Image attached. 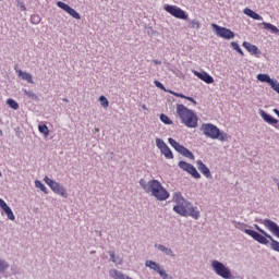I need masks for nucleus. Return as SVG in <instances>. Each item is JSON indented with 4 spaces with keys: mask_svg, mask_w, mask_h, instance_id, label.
Returning <instances> with one entry per match:
<instances>
[{
    "mask_svg": "<svg viewBox=\"0 0 279 279\" xmlns=\"http://www.w3.org/2000/svg\"><path fill=\"white\" fill-rule=\"evenodd\" d=\"M38 130H39L40 134H44L45 138H47V136H49V128L47 126V124H39Z\"/></svg>",
    "mask_w": 279,
    "mask_h": 279,
    "instance_id": "c85d7f7f",
    "label": "nucleus"
},
{
    "mask_svg": "<svg viewBox=\"0 0 279 279\" xmlns=\"http://www.w3.org/2000/svg\"><path fill=\"white\" fill-rule=\"evenodd\" d=\"M146 32H147L148 36H154V34H156V31H154L153 27H146Z\"/></svg>",
    "mask_w": 279,
    "mask_h": 279,
    "instance_id": "c9c22d12",
    "label": "nucleus"
},
{
    "mask_svg": "<svg viewBox=\"0 0 279 279\" xmlns=\"http://www.w3.org/2000/svg\"><path fill=\"white\" fill-rule=\"evenodd\" d=\"M19 7L21 8V10H23L25 12V10H27V8H25V4H23L22 2L19 3Z\"/></svg>",
    "mask_w": 279,
    "mask_h": 279,
    "instance_id": "79ce46f5",
    "label": "nucleus"
},
{
    "mask_svg": "<svg viewBox=\"0 0 279 279\" xmlns=\"http://www.w3.org/2000/svg\"><path fill=\"white\" fill-rule=\"evenodd\" d=\"M109 256H110L111 263H117L114 251H109Z\"/></svg>",
    "mask_w": 279,
    "mask_h": 279,
    "instance_id": "f704fd0d",
    "label": "nucleus"
},
{
    "mask_svg": "<svg viewBox=\"0 0 279 279\" xmlns=\"http://www.w3.org/2000/svg\"><path fill=\"white\" fill-rule=\"evenodd\" d=\"M244 14H246V16H250L251 19H254V21H263V16H260L258 13H256L252 9H247V8L244 9Z\"/></svg>",
    "mask_w": 279,
    "mask_h": 279,
    "instance_id": "412c9836",
    "label": "nucleus"
},
{
    "mask_svg": "<svg viewBox=\"0 0 279 279\" xmlns=\"http://www.w3.org/2000/svg\"><path fill=\"white\" fill-rule=\"evenodd\" d=\"M11 108H12L13 110H17V109H19V106H11Z\"/></svg>",
    "mask_w": 279,
    "mask_h": 279,
    "instance_id": "49530a36",
    "label": "nucleus"
},
{
    "mask_svg": "<svg viewBox=\"0 0 279 279\" xmlns=\"http://www.w3.org/2000/svg\"><path fill=\"white\" fill-rule=\"evenodd\" d=\"M145 267H148L149 269H153V271H157L161 266L160 264L154 262V260H146Z\"/></svg>",
    "mask_w": 279,
    "mask_h": 279,
    "instance_id": "393cba45",
    "label": "nucleus"
},
{
    "mask_svg": "<svg viewBox=\"0 0 279 279\" xmlns=\"http://www.w3.org/2000/svg\"><path fill=\"white\" fill-rule=\"evenodd\" d=\"M161 123H165V125H173V120L170 119L167 114L161 113L159 117Z\"/></svg>",
    "mask_w": 279,
    "mask_h": 279,
    "instance_id": "bb28decb",
    "label": "nucleus"
},
{
    "mask_svg": "<svg viewBox=\"0 0 279 279\" xmlns=\"http://www.w3.org/2000/svg\"><path fill=\"white\" fill-rule=\"evenodd\" d=\"M194 75L198 77V80H202V82H205V84H213L215 82V78L207 72H197L193 71Z\"/></svg>",
    "mask_w": 279,
    "mask_h": 279,
    "instance_id": "dca6fc26",
    "label": "nucleus"
},
{
    "mask_svg": "<svg viewBox=\"0 0 279 279\" xmlns=\"http://www.w3.org/2000/svg\"><path fill=\"white\" fill-rule=\"evenodd\" d=\"M258 82H263L264 84H271L274 82V78L269 76V74H258L257 75Z\"/></svg>",
    "mask_w": 279,
    "mask_h": 279,
    "instance_id": "4be33fe9",
    "label": "nucleus"
},
{
    "mask_svg": "<svg viewBox=\"0 0 279 279\" xmlns=\"http://www.w3.org/2000/svg\"><path fill=\"white\" fill-rule=\"evenodd\" d=\"M177 112L186 128H197V114L185 106H178Z\"/></svg>",
    "mask_w": 279,
    "mask_h": 279,
    "instance_id": "39448f33",
    "label": "nucleus"
},
{
    "mask_svg": "<svg viewBox=\"0 0 279 279\" xmlns=\"http://www.w3.org/2000/svg\"><path fill=\"white\" fill-rule=\"evenodd\" d=\"M157 274H159V276H161V278H162V277L165 276V274H167V271L160 267V268L157 270Z\"/></svg>",
    "mask_w": 279,
    "mask_h": 279,
    "instance_id": "4c0bfd02",
    "label": "nucleus"
},
{
    "mask_svg": "<svg viewBox=\"0 0 279 279\" xmlns=\"http://www.w3.org/2000/svg\"><path fill=\"white\" fill-rule=\"evenodd\" d=\"M95 132H99V129L96 128V129H95Z\"/></svg>",
    "mask_w": 279,
    "mask_h": 279,
    "instance_id": "603ef678",
    "label": "nucleus"
},
{
    "mask_svg": "<svg viewBox=\"0 0 279 279\" xmlns=\"http://www.w3.org/2000/svg\"><path fill=\"white\" fill-rule=\"evenodd\" d=\"M211 27L215 29L217 36L225 38V40H232L235 36L234 32L230 31V28L219 26L217 24H211Z\"/></svg>",
    "mask_w": 279,
    "mask_h": 279,
    "instance_id": "9d476101",
    "label": "nucleus"
},
{
    "mask_svg": "<svg viewBox=\"0 0 279 279\" xmlns=\"http://www.w3.org/2000/svg\"><path fill=\"white\" fill-rule=\"evenodd\" d=\"M20 130H21V128H19V126L15 128L16 136H19V137H21V135L19 134Z\"/></svg>",
    "mask_w": 279,
    "mask_h": 279,
    "instance_id": "c03bdc74",
    "label": "nucleus"
},
{
    "mask_svg": "<svg viewBox=\"0 0 279 279\" xmlns=\"http://www.w3.org/2000/svg\"><path fill=\"white\" fill-rule=\"evenodd\" d=\"M231 47L234 51H236L238 53H240V56H245V53H243V50L241 49V47L239 46V43L236 41H232L231 43Z\"/></svg>",
    "mask_w": 279,
    "mask_h": 279,
    "instance_id": "c756f323",
    "label": "nucleus"
},
{
    "mask_svg": "<svg viewBox=\"0 0 279 279\" xmlns=\"http://www.w3.org/2000/svg\"><path fill=\"white\" fill-rule=\"evenodd\" d=\"M143 110H147V106H143Z\"/></svg>",
    "mask_w": 279,
    "mask_h": 279,
    "instance_id": "8fccbe9b",
    "label": "nucleus"
},
{
    "mask_svg": "<svg viewBox=\"0 0 279 279\" xmlns=\"http://www.w3.org/2000/svg\"><path fill=\"white\" fill-rule=\"evenodd\" d=\"M44 182L51 189V191H53V193H56V195H61V197H64V199L69 197V193L66 192L64 185L60 184L57 181H53L49 177H45Z\"/></svg>",
    "mask_w": 279,
    "mask_h": 279,
    "instance_id": "0eeeda50",
    "label": "nucleus"
},
{
    "mask_svg": "<svg viewBox=\"0 0 279 279\" xmlns=\"http://www.w3.org/2000/svg\"><path fill=\"white\" fill-rule=\"evenodd\" d=\"M24 93H25V95H27V97H29L31 99H38V96H36V95L34 94V92H27V90H25Z\"/></svg>",
    "mask_w": 279,
    "mask_h": 279,
    "instance_id": "72a5a7b5",
    "label": "nucleus"
},
{
    "mask_svg": "<svg viewBox=\"0 0 279 279\" xmlns=\"http://www.w3.org/2000/svg\"><path fill=\"white\" fill-rule=\"evenodd\" d=\"M178 167L179 169H182V171H185L186 173L192 175L194 180H199L202 178V174H199V171H197V168H195L193 163H189L184 160H181L179 161Z\"/></svg>",
    "mask_w": 279,
    "mask_h": 279,
    "instance_id": "6e6552de",
    "label": "nucleus"
},
{
    "mask_svg": "<svg viewBox=\"0 0 279 279\" xmlns=\"http://www.w3.org/2000/svg\"><path fill=\"white\" fill-rule=\"evenodd\" d=\"M259 116L265 121V123H268V125H278L279 120L274 118L271 114L267 113L265 110L259 109Z\"/></svg>",
    "mask_w": 279,
    "mask_h": 279,
    "instance_id": "2eb2a0df",
    "label": "nucleus"
},
{
    "mask_svg": "<svg viewBox=\"0 0 279 279\" xmlns=\"http://www.w3.org/2000/svg\"><path fill=\"white\" fill-rule=\"evenodd\" d=\"M154 64H162V61L160 60H153Z\"/></svg>",
    "mask_w": 279,
    "mask_h": 279,
    "instance_id": "37998d69",
    "label": "nucleus"
},
{
    "mask_svg": "<svg viewBox=\"0 0 279 279\" xmlns=\"http://www.w3.org/2000/svg\"><path fill=\"white\" fill-rule=\"evenodd\" d=\"M196 165H197L198 171H201V173H203V175H205V178H207V180H213V173H210V168L208 166H206V163H204V161L198 159L196 161Z\"/></svg>",
    "mask_w": 279,
    "mask_h": 279,
    "instance_id": "4468645a",
    "label": "nucleus"
},
{
    "mask_svg": "<svg viewBox=\"0 0 279 279\" xmlns=\"http://www.w3.org/2000/svg\"><path fill=\"white\" fill-rule=\"evenodd\" d=\"M15 73H17V77H21L24 82L28 84H34V78L31 73L24 72L23 70H19L15 68Z\"/></svg>",
    "mask_w": 279,
    "mask_h": 279,
    "instance_id": "a211bd4d",
    "label": "nucleus"
},
{
    "mask_svg": "<svg viewBox=\"0 0 279 279\" xmlns=\"http://www.w3.org/2000/svg\"><path fill=\"white\" fill-rule=\"evenodd\" d=\"M10 269V263L8 260L0 257V275L5 274Z\"/></svg>",
    "mask_w": 279,
    "mask_h": 279,
    "instance_id": "b1692460",
    "label": "nucleus"
},
{
    "mask_svg": "<svg viewBox=\"0 0 279 279\" xmlns=\"http://www.w3.org/2000/svg\"><path fill=\"white\" fill-rule=\"evenodd\" d=\"M31 23H33V25H38V23H40V15H32L31 16Z\"/></svg>",
    "mask_w": 279,
    "mask_h": 279,
    "instance_id": "7c9ffc66",
    "label": "nucleus"
},
{
    "mask_svg": "<svg viewBox=\"0 0 279 279\" xmlns=\"http://www.w3.org/2000/svg\"><path fill=\"white\" fill-rule=\"evenodd\" d=\"M242 47L251 53V56H260V49L256 47V45H252L251 43L243 41Z\"/></svg>",
    "mask_w": 279,
    "mask_h": 279,
    "instance_id": "f3484780",
    "label": "nucleus"
},
{
    "mask_svg": "<svg viewBox=\"0 0 279 279\" xmlns=\"http://www.w3.org/2000/svg\"><path fill=\"white\" fill-rule=\"evenodd\" d=\"M201 132H203L207 138H211L213 141L218 140L221 141V143H226L228 141V133L219 130V128L213 123L202 124Z\"/></svg>",
    "mask_w": 279,
    "mask_h": 279,
    "instance_id": "20e7f679",
    "label": "nucleus"
},
{
    "mask_svg": "<svg viewBox=\"0 0 279 279\" xmlns=\"http://www.w3.org/2000/svg\"><path fill=\"white\" fill-rule=\"evenodd\" d=\"M98 101H100L101 106H109V101L108 98H106V96H100Z\"/></svg>",
    "mask_w": 279,
    "mask_h": 279,
    "instance_id": "473e14b6",
    "label": "nucleus"
},
{
    "mask_svg": "<svg viewBox=\"0 0 279 279\" xmlns=\"http://www.w3.org/2000/svg\"><path fill=\"white\" fill-rule=\"evenodd\" d=\"M0 178H3V173L0 171Z\"/></svg>",
    "mask_w": 279,
    "mask_h": 279,
    "instance_id": "3c124183",
    "label": "nucleus"
},
{
    "mask_svg": "<svg viewBox=\"0 0 279 279\" xmlns=\"http://www.w3.org/2000/svg\"><path fill=\"white\" fill-rule=\"evenodd\" d=\"M155 247L157 250H159V252H162L163 254H166V256H175V254H173V250L162 245V244H155Z\"/></svg>",
    "mask_w": 279,
    "mask_h": 279,
    "instance_id": "aec40b11",
    "label": "nucleus"
},
{
    "mask_svg": "<svg viewBox=\"0 0 279 279\" xmlns=\"http://www.w3.org/2000/svg\"><path fill=\"white\" fill-rule=\"evenodd\" d=\"M2 210L10 221H14L16 219V216H14V211H12L10 206L7 205Z\"/></svg>",
    "mask_w": 279,
    "mask_h": 279,
    "instance_id": "5701e85b",
    "label": "nucleus"
},
{
    "mask_svg": "<svg viewBox=\"0 0 279 279\" xmlns=\"http://www.w3.org/2000/svg\"><path fill=\"white\" fill-rule=\"evenodd\" d=\"M169 145L178 151V154H181V156H184V158H189L190 160H195V155H193V151H191L189 148H186L184 145L180 144L178 141H175L172 137L168 138Z\"/></svg>",
    "mask_w": 279,
    "mask_h": 279,
    "instance_id": "423d86ee",
    "label": "nucleus"
},
{
    "mask_svg": "<svg viewBox=\"0 0 279 279\" xmlns=\"http://www.w3.org/2000/svg\"><path fill=\"white\" fill-rule=\"evenodd\" d=\"M161 278L162 279H173V277L167 272Z\"/></svg>",
    "mask_w": 279,
    "mask_h": 279,
    "instance_id": "ea45409f",
    "label": "nucleus"
},
{
    "mask_svg": "<svg viewBox=\"0 0 279 279\" xmlns=\"http://www.w3.org/2000/svg\"><path fill=\"white\" fill-rule=\"evenodd\" d=\"M172 202L177 204L173 206V211L177 213V215H181V217H192V219H199V209L193 206V203L186 201L182 196V193L174 192Z\"/></svg>",
    "mask_w": 279,
    "mask_h": 279,
    "instance_id": "f257e3e1",
    "label": "nucleus"
},
{
    "mask_svg": "<svg viewBox=\"0 0 279 279\" xmlns=\"http://www.w3.org/2000/svg\"><path fill=\"white\" fill-rule=\"evenodd\" d=\"M8 206V203H5V201H3L2 198H0V208L3 210V208Z\"/></svg>",
    "mask_w": 279,
    "mask_h": 279,
    "instance_id": "58836bf2",
    "label": "nucleus"
},
{
    "mask_svg": "<svg viewBox=\"0 0 279 279\" xmlns=\"http://www.w3.org/2000/svg\"><path fill=\"white\" fill-rule=\"evenodd\" d=\"M109 276L114 279H133L132 277L124 275L123 272L112 269L109 271Z\"/></svg>",
    "mask_w": 279,
    "mask_h": 279,
    "instance_id": "6ab92c4d",
    "label": "nucleus"
},
{
    "mask_svg": "<svg viewBox=\"0 0 279 279\" xmlns=\"http://www.w3.org/2000/svg\"><path fill=\"white\" fill-rule=\"evenodd\" d=\"M57 5H58V8H60L61 10H64V12L70 14V16H72V19H76V21H80V19H82V15H80L77 13V11H75V9L71 8L69 4H66L62 1H58Z\"/></svg>",
    "mask_w": 279,
    "mask_h": 279,
    "instance_id": "f8f14e48",
    "label": "nucleus"
},
{
    "mask_svg": "<svg viewBox=\"0 0 279 279\" xmlns=\"http://www.w3.org/2000/svg\"><path fill=\"white\" fill-rule=\"evenodd\" d=\"M7 104H8L9 106H19V104L15 102V100L12 99V98H9V99L7 100Z\"/></svg>",
    "mask_w": 279,
    "mask_h": 279,
    "instance_id": "e433bc0d",
    "label": "nucleus"
},
{
    "mask_svg": "<svg viewBox=\"0 0 279 279\" xmlns=\"http://www.w3.org/2000/svg\"><path fill=\"white\" fill-rule=\"evenodd\" d=\"M264 29H270L272 34H279V29L271 23L263 22Z\"/></svg>",
    "mask_w": 279,
    "mask_h": 279,
    "instance_id": "a878e982",
    "label": "nucleus"
},
{
    "mask_svg": "<svg viewBox=\"0 0 279 279\" xmlns=\"http://www.w3.org/2000/svg\"><path fill=\"white\" fill-rule=\"evenodd\" d=\"M275 114H277V117L279 118V110L278 109H274Z\"/></svg>",
    "mask_w": 279,
    "mask_h": 279,
    "instance_id": "a18cd8bd",
    "label": "nucleus"
},
{
    "mask_svg": "<svg viewBox=\"0 0 279 279\" xmlns=\"http://www.w3.org/2000/svg\"><path fill=\"white\" fill-rule=\"evenodd\" d=\"M36 189H40L45 195H49V190H47V186L44 185L43 181L36 180L35 181Z\"/></svg>",
    "mask_w": 279,
    "mask_h": 279,
    "instance_id": "cd10ccee",
    "label": "nucleus"
},
{
    "mask_svg": "<svg viewBox=\"0 0 279 279\" xmlns=\"http://www.w3.org/2000/svg\"><path fill=\"white\" fill-rule=\"evenodd\" d=\"M175 106H184V104L177 102Z\"/></svg>",
    "mask_w": 279,
    "mask_h": 279,
    "instance_id": "de8ad7c7",
    "label": "nucleus"
},
{
    "mask_svg": "<svg viewBox=\"0 0 279 279\" xmlns=\"http://www.w3.org/2000/svg\"><path fill=\"white\" fill-rule=\"evenodd\" d=\"M0 136H3V131L0 129Z\"/></svg>",
    "mask_w": 279,
    "mask_h": 279,
    "instance_id": "09e8293b",
    "label": "nucleus"
},
{
    "mask_svg": "<svg viewBox=\"0 0 279 279\" xmlns=\"http://www.w3.org/2000/svg\"><path fill=\"white\" fill-rule=\"evenodd\" d=\"M165 10L168 12V14L174 16V19H180L181 21H186V19H189V14H186V12L179 7L167 4Z\"/></svg>",
    "mask_w": 279,
    "mask_h": 279,
    "instance_id": "1a4fd4ad",
    "label": "nucleus"
},
{
    "mask_svg": "<svg viewBox=\"0 0 279 279\" xmlns=\"http://www.w3.org/2000/svg\"><path fill=\"white\" fill-rule=\"evenodd\" d=\"M140 186H142L145 193H150L153 197H156L158 202H167L170 197L169 191L156 179L148 182L145 179H141Z\"/></svg>",
    "mask_w": 279,
    "mask_h": 279,
    "instance_id": "7ed1b4c3",
    "label": "nucleus"
},
{
    "mask_svg": "<svg viewBox=\"0 0 279 279\" xmlns=\"http://www.w3.org/2000/svg\"><path fill=\"white\" fill-rule=\"evenodd\" d=\"M254 228L257 231H254L252 229H243V228H240V229L243 230V232L245 234H247L248 236H252V239L254 241H256L257 243H259L260 245H269V241H270V248H272L274 252L279 253V242H278V240H275L274 236H271L265 230L259 228L258 225H254Z\"/></svg>",
    "mask_w": 279,
    "mask_h": 279,
    "instance_id": "f03ea898",
    "label": "nucleus"
},
{
    "mask_svg": "<svg viewBox=\"0 0 279 279\" xmlns=\"http://www.w3.org/2000/svg\"><path fill=\"white\" fill-rule=\"evenodd\" d=\"M154 84H155V86H157V88H160V90H165L166 93H171V95H175V97H181V99H186L187 101H191L194 105L197 104V101H195V99H193V97H186L182 94H177L171 90H167L165 85L162 83H160L159 81H155Z\"/></svg>",
    "mask_w": 279,
    "mask_h": 279,
    "instance_id": "ddd939ff",
    "label": "nucleus"
},
{
    "mask_svg": "<svg viewBox=\"0 0 279 279\" xmlns=\"http://www.w3.org/2000/svg\"><path fill=\"white\" fill-rule=\"evenodd\" d=\"M241 226H244V228H247V225L245 223L235 222V228H241Z\"/></svg>",
    "mask_w": 279,
    "mask_h": 279,
    "instance_id": "a19ab883",
    "label": "nucleus"
},
{
    "mask_svg": "<svg viewBox=\"0 0 279 279\" xmlns=\"http://www.w3.org/2000/svg\"><path fill=\"white\" fill-rule=\"evenodd\" d=\"M191 25L193 29H199L202 24L197 20H192Z\"/></svg>",
    "mask_w": 279,
    "mask_h": 279,
    "instance_id": "2f4dec72",
    "label": "nucleus"
},
{
    "mask_svg": "<svg viewBox=\"0 0 279 279\" xmlns=\"http://www.w3.org/2000/svg\"><path fill=\"white\" fill-rule=\"evenodd\" d=\"M156 146L158 147V149H160L161 154L165 155V158H167L168 160H173V151H171V148H169L165 141L157 137Z\"/></svg>",
    "mask_w": 279,
    "mask_h": 279,
    "instance_id": "9b49d317",
    "label": "nucleus"
}]
</instances>
